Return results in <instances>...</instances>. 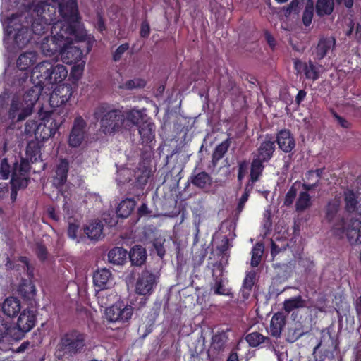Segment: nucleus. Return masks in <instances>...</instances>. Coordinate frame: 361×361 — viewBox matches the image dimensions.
<instances>
[{
    "instance_id": "obj_60",
    "label": "nucleus",
    "mask_w": 361,
    "mask_h": 361,
    "mask_svg": "<svg viewBox=\"0 0 361 361\" xmlns=\"http://www.w3.org/2000/svg\"><path fill=\"white\" fill-rule=\"evenodd\" d=\"M249 195H250V190L247 189V188H246L245 189L243 194L242 195L241 197L240 198L238 206H237L236 210L238 213H240L243 211L245 204L248 200Z\"/></svg>"
},
{
    "instance_id": "obj_15",
    "label": "nucleus",
    "mask_w": 361,
    "mask_h": 361,
    "mask_svg": "<svg viewBox=\"0 0 361 361\" xmlns=\"http://www.w3.org/2000/svg\"><path fill=\"white\" fill-rule=\"evenodd\" d=\"M60 31L59 27H56L54 30H51V37H46L41 43V50L45 56H52L57 52H60L63 48L61 45V36L59 35Z\"/></svg>"
},
{
    "instance_id": "obj_44",
    "label": "nucleus",
    "mask_w": 361,
    "mask_h": 361,
    "mask_svg": "<svg viewBox=\"0 0 361 361\" xmlns=\"http://www.w3.org/2000/svg\"><path fill=\"white\" fill-rule=\"evenodd\" d=\"M333 0H317L316 4V12L320 16L330 15L334 10Z\"/></svg>"
},
{
    "instance_id": "obj_43",
    "label": "nucleus",
    "mask_w": 361,
    "mask_h": 361,
    "mask_svg": "<svg viewBox=\"0 0 361 361\" xmlns=\"http://www.w3.org/2000/svg\"><path fill=\"white\" fill-rule=\"evenodd\" d=\"M264 162H265L264 160L253 156L250 169V179L252 182H256L259 179L264 168Z\"/></svg>"
},
{
    "instance_id": "obj_40",
    "label": "nucleus",
    "mask_w": 361,
    "mask_h": 361,
    "mask_svg": "<svg viewBox=\"0 0 361 361\" xmlns=\"http://www.w3.org/2000/svg\"><path fill=\"white\" fill-rule=\"evenodd\" d=\"M231 140L227 139L216 147L213 152L212 159V164L214 166H216L218 161L221 159L224 154L227 152L231 145Z\"/></svg>"
},
{
    "instance_id": "obj_16",
    "label": "nucleus",
    "mask_w": 361,
    "mask_h": 361,
    "mask_svg": "<svg viewBox=\"0 0 361 361\" xmlns=\"http://www.w3.org/2000/svg\"><path fill=\"white\" fill-rule=\"evenodd\" d=\"M228 338L226 333L221 332L213 336L212 343L208 350V357L211 361H214L224 352L228 347Z\"/></svg>"
},
{
    "instance_id": "obj_63",
    "label": "nucleus",
    "mask_w": 361,
    "mask_h": 361,
    "mask_svg": "<svg viewBox=\"0 0 361 361\" xmlns=\"http://www.w3.org/2000/svg\"><path fill=\"white\" fill-rule=\"evenodd\" d=\"M21 291L25 293L26 297L30 298L35 295L36 289L32 283L30 282L22 287Z\"/></svg>"
},
{
    "instance_id": "obj_64",
    "label": "nucleus",
    "mask_w": 361,
    "mask_h": 361,
    "mask_svg": "<svg viewBox=\"0 0 361 361\" xmlns=\"http://www.w3.org/2000/svg\"><path fill=\"white\" fill-rule=\"evenodd\" d=\"M79 226L73 223H69L68 235L72 239H77Z\"/></svg>"
},
{
    "instance_id": "obj_12",
    "label": "nucleus",
    "mask_w": 361,
    "mask_h": 361,
    "mask_svg": "<svg viewBox=\"0 0 361 361\" xmlns=\"http://www.w3.org/2000/svg\"><path fill=\"white\" fill-rule=\"evenodd\" d=\"M59 116L54 114L52 120L42 121L39 123L36 132V140L44 141L54 135L63 120L58 118Z\"/></svg>"
},
{
    "instance_id": "obj_20",
    "label": "nucleus",
    "mask_w": 361,
    "mask_h": 361,
    "mask_svg": "<svg viewBox=\"0 0 361 361\" xmlns=\"http://www.w3.org/2000/svg\"><path fill=\"white\" fill-rule=\"evenodd\" d=\"M123 128L130 130L134 126H139L144 121L145 116L140 110L130 109L123 112Z\"/></svg>"
},
{
    "instance_id": "obj_9",
    "label": "nucleus",
    "mask_w": 361,
    "mask_h": 361,
    "mask_svg": "<svg viewBox=\"0 0 361 361\" xmlns=\"http://www.w3.org/2000/svg\"><path fill=\"white\" fill-rule=\"evenodd\" d=\"M33 111V109L21 100L20 95H15L11 103L8 118L13 122L25 120Z\"/></svg>"
},
{
    "instance_id": "obj_22",
    "label": "nucleus",
    "mask_w": 361,
    "mask_h": 361,
    "mask_svg": "<svg viewBox=\"0 0 361 361\" xmlns=\"http://www.w3.org/2000/svg\"><path fill=\"white\" fill-rule=\"evenodd\" d=\"M66 45L61 49V58L63 63L71 64L80 61L82 57V51L77 46Z\"/></svg>"
},
{
    "instance_id": "obj_42",
    "label": "nucleus",
    "mask_w": 361,
    "mask_h": 361,
    "mask_svg": "<svg viewBox=\"0 0 361 361\" xmlns=\"http://www.w3.org/2000/svg\"><path fill=\"white\" fill-rule=\"evenodd\" d=\"M312 206L311 197L306 191H302L299 193L295 202V209L298 212H302L309 209Z\"/></svg>"
},
{
    "instance_id": "obj_26",
    "label": "nucleus",
    "mask_w": 361,
    "mask_h": 361,
    "mask_svg": "<svg viewBox=\"0 0 361 361\" xmlns=\"http://www.w3.org/2000/svg\"><path fill=\"white\" fill-rule=\"evenodd\" d=\"M138 131L140 140L143 145L150 144L155 137V125L154 123L145 120L139 126Z\"/></svg>"
},
{
    "instance_id": "obj_31",
    "label": "nucleus",
    "mask_w": 361,
    "mask_h": 361,
    "mask_svg": "<svg viewBox=\"0 0 361 361\" xmlns=\"http://www.w3.org/2000/svg\"><path fill=\"white\" fill-rule=\"evenodd\" d=\"M72 94V86L70 84H62L54 90L51 100L59 99L61 104H63L70 99Z\"/></svg>"
},
{
    "instance_id": "obj_19",
    "label": "nucleus",
    "mask_w": 361,
    "mask_h": 361,
    "mask_svg": "<svg viewBox=\"0 0 361 361\" xmlns=\"http://www.w3.org/2000/svg\"><path fill=\"white\" fill-rule=\"evenodd\" d=\"M274 150L275 140L272 137L267 135L260 144L257 151L252 153V155L264 161H268L272 157Z\"/></svg>"
},
{
    "instance_id": "obj_59",
    "label": "nucleus",
    "mask_w": 361,
    "mask_h": 361,
    "mask_svg": "<svg viewBox=\"0 0 361 361\" xmlns=\"http://www.w3.org/2000/svg\"><path fill=\"white\" fill-rule=\"evenodd\" d=\"M35 252L40 260H44L47 256L46 247L40 243H36Z\"/></svg>"
},
{
    "instance_id": "obj_53",
    "label": "nucleus",
    "mask_w": 361,
    "mask_h": 361,
    "mask_svg": "<svg viewBox=\"0 0 361 361\" xmlns=\"http://www.w3.org/2000/svg\"><path fill=\"white\" fill-rule=\"evenodd\" d=\"M255 278L256 272L255 271L247 272L243 281V287L247 290H251L255 284Z\"/></svg>"
},
{
    "instance_id": "obj_18",
    "label": "nucleus",
    "mask_w": 361,
    "mask_h": 361,
    "mask_svg": "<svg viewBox=\"0 0 361 361\" xmlns=\"http://www.w3.org/2000/svg\"><path fill=\"white\" fill-rule=\"evenodd\" d=\"M156 276L152 272L148 270L142 271L136 282V293L141 295L150 294L156 284Z\"/></svg>"
},
{
    "instance_id": "obj_46",
    "label": "nucleus",
    "mask_w": 361,
    "mask_h": 361,
    "mask_svg": "<svg viewBox=\"0 0 361 361\" xmlns=\"http://www.w3.org/2000/svg\"><path fill=\"white\" fill-rule=\"evenodd\" d=\"M331 345L334 347V350H337V341L329 334H324L319 343L314 348V353H315V351L319 348H321V350H324V349H331Z\"/></svg>"
},
{
    "instance_id": "obj_10",
    "label": "nucleus",
    "mask_w": 361,
    "mask_h": 361,
    "mask_svg": "<svg viewBox=\"0 0 361 361\" xmlns=\"http://www.w3.org/2000/svg\"><path fill=\"white\" fill-rule=\"evenodd\" d=\"M106 317L111 322H126L133 315V307L117 302L106 310Z\"/></svg>"
},
{
    "instance_id": "obj_55",
    "label": "nucleus",
    "mask_w": 361,
    "mask_h": 361,
    "mask_svg": "<svg viewBox=\"0 0 361 361\" xmlns=\"http://www.w3.org/2000/svg\"><path fill=\"white\" fill-rule=\"evenodd\" d=\"M145 82L142 80L138 79L130 80L124 83L121 87L126 90H132L136 87H140L144 86Z\"/></svg>"
},
{
    "instance_id": "obj_17",
    "label": "nucleus",
    "mask_w": 361,
    "mask_h": 361,
    "mask_svg": "<svg viewBox=\"0 0 361 361\" xmlns=\"http://www.w3.org/2000/svg\"><path fill=\"white\" fill-rule=\"evenodd\" d=\"M59 13L61 19L60 20L78 23L79 13L76 0H66L59 3Z\"/></svg>"
},
{
    "instance_id": "obj_8",
    "label": "nucleus",
    "mask_w": 361,
    "mask_h": 361,
    "mask_svg": "<svg viewBox=\"0 0 361 361\" xmlns=\"http://www.w3.org/2000/svg\"><path fill=\"white\" fill-rule=\"evenodd\" d=\"M37 61V54L35 51H27L21 54L16 61L18 70L14 72L13 85L21 86L28 78V73L25 72L29 67Z\"/></svg>"
},
{
    "instance_id": "obj_56",
    "label": "nucleus",
    "mask_w": 361,
    "mask_h": 361,
    "mask_svg": "<svg viewBox=\"0 0 361 361\" xmlns=\"http://www.w3.org/2000/svg\"><path fill=\"white\" fill-rule=\"evenodd\" d=\"M337 353V350H334L332 346L331 349H324L322 350L323 358L319 361H333Z\"/></svg>"
},
{
    "instance_id": "obj_27",
    "label": "nucleus",
    "mask_w": 361,
    "mask_h": 361,
    "mask_svg": "<svg viewBox=\"0 0 361 361\" xmlns=\"http://www.w3.org/2000/svg\"><path fill=\"white\" fill-rule=\"evenodd\" d=\"M336 39L330 37L322 38L319 40L315 50L316 58L319 60L322 59L330 51H332L335 47Z\"/></svg>"
},
{
    "instance_id": "obj_32",
    "label": "nucleus",
    "mask_w": 361,
    "mask_h": 361,
    "mask_svg": "<svg viewBox=\"0 0 361 361\" xmlns=\"http://www.w3.org/2000/svg\"><path fill=\"white\" fill-rule=\"evenodd\" d=\"M343 195L346 211L348 212H357L360 215L361 204L357 201L355 193L348 189L345 190Z\"/></svg>"
},
{
    "instance_id": "obj_41",
    "label": "nucleus",
    "mask_w": 361,
    "mask_h": 361,
    "mask_svg": "<svg viewBox=\"0 0 361 361\" xmlns=\"http://www.w3.org/2000/svg\"><path fill=\"white\" fill-rule=\"evenodd\" d=\"M306 306V300L299 295L286 300L283 302V308L287 313H290L291 311L302 308Z\"/></svg>"
},
{
    "instance_id": "obj_52",
    "label": "nucleus",
    "mask_w": 361,
    "mask_h": 361,
    "mask_svg": "<svg viewBox=\"0 0 361 361\" xmlns=\"http://www.w3.org/2000/svg\"><path fill=\"white\" fill-rule=\"evenodd\" d=\"M314 8L312 5L307 6L302 14V22L305 26H309L312 23Z\"/></svg>"
},
{
    "instance_id": "obj_21",
    "label": "nucleus",
    "mask_w": 361,
    "mask_h": 361,
    "mask_svg": "<svg viewBox=\"0 0 361 361\" xmlns=\"http://www.w3.org/2000/svg\"><path fill=\"white\" fill-rule=\"evenodd\" d=\"M43 90V85L40 82L37 81L36 83H32L30 87L24 92V94L21 97V100L25 102V104L29 105L33 109L35 104L39 99V95Z\"/></svg>"
},
{
    "instance_id": "obj_34",
    "label": "nucleus",
    "mask_w": 361,
    "mask_h": 361,
    "mask_svg": "<svg viewBox=\"0 0 361 361\" xmlns=\"http://www.w3.org/2000/svg\"><path fill=\"white\" fill-rule=\"evenodd\" d=\"M85 233L91 240H98L102 235L103 224L99 220H93L84 228Z\"/></svg>"
},
{
    "instance_id": "obj_36",
    "label": "nucleus",
    "mask_w": 361,
    "mask_h": 361,
    "mask_svg": "<svg viewBox=\"0 0 361 361\" xmlns=\"http://www.w3.org/2000/svg\"><path fill=\"white\" fill-rule=\"evenodd\" d=\"M127 253L123 247H114L108 254L109 261L114 264H123L126 260Z\"/></svg>"
},
{
    "instance_id": "obj_39",
    "label": "nucleus",
    "mask_w": 361,
    "mask_h": 361,
    "mask_svg": "<svg viewBox=\"0 0 361 361\" xmlns=\"http://www.w3.org/2000/svg\"><path fill=\"white\" fill-rule=\"evenodd\" d=\"M135 207V202L133 199H126L122 201L117 208V216L121 218H127L131 214Z\"/></svg>"
},
{
    "instance_id": "obj_54",
    "label": "nucleus",
    "mask_w": 361,
    "mask_h": 361,
    "mask_svg": "<svg viewBox=\"0 0 361 361\" xmlns=\"http://www.w3.org/2000/svg\"><path fill=\"white\" fill-rule=\"evenodd\" d=\"M38 123L33 120L27 121L25 123L24 132L27 135H34L36 137L37 128L38 127Z\"/></svg>"
},
{
    "instance_id": "obj_29",
    "label": "nucleus",
    "mask_w": 361,
    "mask_h": 361,
    "mask_svg": "<svg viewBox=\"0 0 361 361\" xmlns=\"http://www.w3.org/2000/svg\"><path fill=\"white\" fill-rule=\"evenodd\" d=\"M68 169L69 164L66 160H61L57 165L53 180V184L56 188L61 187L66 182Z\"/></svg>"
},
{
    "instance_id": "obj_51",
    "label": "nucleus",
    "mask_w": 361,
    "mask_h": 361,
    "mask_svg": "<svg viewBox=\"0 0 361 361\" xmlns=\"http://www.w3.org/2000/svg\"><path fill=\"white\" fill-rule=\"evenodd\" d=\"M165 242V239L163 238H157L153 243V246L157 252V254L160 257H163L165 255V249L164 247V243Z\"/></svg>"
},
{
    "instance_id": "obj_13",
    "label": "nucleus",
    "mask_w": 361,
    "mask_h": 361,
    "mask_svg": "<svg viewBox=\"0 0 361 361\" xmlns=\"http://www.w3.org/2000/svg\"><path fill=\"white\" fill-rule=\"evenodd\" d=\"M59 27L60 31L59 35L61 36L59 39H61V45L64 47L67 44H72L73 41L78 40V35H76V23H69L63 20H57L53 22L51 30H54L56 27Z\"/></svg>"
},
{
    "instance_id": "obj_23",
    "label": "nucleus",
    "mask_w": 361,
    "mask_h": 361,
    "mask_svg": "<svg viewBox=\"0 0 361 361\" xmlns=\"http://www.w3.org/2000/svg\"><path fill=\"white\" fill-rule=\"evenodd\" d=\"M212 276L214 278V283L212 284V289L215 294L217 295H228V290L223 286L222 279L220 278L223 273V266L221 263H215L213 265Z\"/></svg>"
},
{
    "instance_id": "obj_62",
    "label": "nucleus",
    "mask_w": 361,
    "mask_h": 361,
    "mask_svg": "<svg viewBox=\"0 0 361 361\" xmlns=\"http://www.w3.org/2000/svg\"><path fill=\"white\" fill-rule=\"evenodd\" d=\"M298 0H293L287 6L283 8L285 16H289L293 12H296L298 6Z\"/></svg>"
},
{
    "instance_id": "obj_5",
    "label": "nucleus",
    "mask_w": 361,
    "mask_h": 361,
    "mask_svg": "<svg viewBox=\"0 0 361 361\" xmlns=\"http://www.w3.org/2000/svg\"><path fill=\"white\" fill-rule=\"evenodd\" d=\"M334 233L343 238L344 233L351 244L361 243V221L357 219H350L345 223L343 219L336 223L333 227Z\"/></svg>"
},
{
    "instance_id": "obj_33",
    "label": "nucleus",
    "mask_w": 361,
    "mask_h": 361,
    "mask_svg": "<svg viewBox=\"0 0 361 361\" xmlns=\"http://www.w3.org/2000/svg\"><path fill=\"white\" fill-rule=\"evenodd\" d=\"M129 258L133 265L141 266L147 259L145 249L141 245H135L129 252Z\"/></svg>"
},
{
    "instance_id": "obj_6",
    "label": "nucleus",
    "mask_w": 361,
    "mask_h": 361,
    "mask_svg": "<svg viewBox=\"0 0 361 361\" xmlns=\"http://www.w3.org/2000/svg\"><path fill=\"white\" fill-rule=\"evenodd\" d=\"M30 169V164L27 160H22L20 164H16L14 165L11 181V198L13 201H15L16 199L17 190L25 188L27 186Z\"/></svg>"
},
{
    "instance_id": "obj_3",
    "label": "nucleus",
    "mask_w": 361,
    "mask_h": 361,
    "mask_svg": "<svg viewBox=\"0 0 361 361\" xmlns=\"http://www.w3.org/2000/svg\"><path fill=\"white\" fill-rule=\"evenodd\" d=\"M68 75L66 67L54 59L39 63L32 70V80L37 79L43 85L62 82Z\"/></svg>"
},
{
    "instance_id": "obj_1",
    "label": "nucleus",
    "mask_w": 361,
    "mask_h": 361,
    "mask_svg": "<svg viewBox=\"0 0 361 361\" xmlns=\"http://www.w3.org/2000/svg\"><path fill=\"white\" fill-rule=\"evenodd\" d=\"M20 21L26 20L27 27L31 23L32 31L35 35H41L48 30L49 25L53 23L56 19V8L54 6L44 1L33 5L24 13L19 14Z\"/></svg>"
},
{
    "instance_id": "obj_38",
    "label": "nucleus",
    "mask_w": 361,
    "mask_h": 361,
    "mask_svg": "<svg viewBox=\"0 0 361 361\" xmlns=\"http://www.w3.org/2000/svg\"><path fill=\"white\" fill-rule=\"evenodd\" d=\"M341 197L338 196H335L334 199L331 200L326 207V219L329 221H333L340 207Z\"/></svg>"
},
{
    "instance_id": "obj_61",
    "label": "nucleus",
    "mask_w": 361,
    "mask_h": 361,
    "mask_svg": "<svg viewBox=\"0 0 361 361\" xmlns=\"http://www.w3.org/2000/svg\"><path fill=\"white\" fill-rule=\"evenodd\" d=\"M324 171V169H318L316 170H310L307 171V173L305 175V178L307 180H310L312 178L315 177V180L319 183L320 178L322 176V174Z\"/></svg>"
},
{
    "instance_id": "obj_48",
    "label": "nucleus",
    "mask_w": 361,
    "mask_h": 361,
    "mask_svg": "<svg viewBox=\"0 0 361 361\" xmlns=\"http://www.w3.org/2000/svg\"><path fill=\"white\" fill-rule=\"evenodd\" d=\"M263 254V246L257 244L252 250L251 266L253 267H257L261 261Z\"/></svg>"
},
{
    "instance_id": "obj_49",
    "label": "nucleus",
    "mask_w": 361,
    "mask_h": 361,
    "mask_svg": "<svg viewBox=\"0 0 361 361\" xmlns=\"http://www.w3.org/2000/svg\"><path fill=\"white\" fill-rule=\"evenodd\" d=\"M132 175V171L128 169L119 171L116 178L118 185H121L128 183L131 180Z\"/></svg>"
},
{
    "instance_id": "obj_50",
    "label": "nucleus",
    "mask_w": 361,
    "mask_h": 361,
    "mask_svg": "<svg viewBox=\"0 0 361 361\" xmlns=\"http://www.w3.org/2000/svg\"><path fill=\"white\" fill-rule=\"evenodd\" d=\"M305 74L308 79H312L313 80H315L319 78L318 69L312 62H310L309 64L307 65Z\"/></svg>"
},
{
    "instance_id": "obj_58",
    "label": "nucleus",
    "mask_w": 361,
    "mask_h": 361,
    "mask_svg": "<svg viewBox=\"0 0 361 361\" xmlns=\"http://www.w3.org/2000/svg\"><path fill=\"white\" fill-rule=\"evenodd\" d=\"M129 49V44L128 43L123 44L120 45L116 50L115 51L113 59L115 61H119L122 55L124 54L125 51H126Z\"/></svg>"
},
{
    "instance_id": "obj_28",
    "label": "nucleus",
    "mask_w": 361,
    "mask_h": 361,
    "mask_svg": "<svg viewBox=\"0 0 361 361\" xmlns=\"http://www.w3.org/2000/svg\"><path fill=\"white\" fill-rule=\"evenodd\" d=\"M20 300L16 298L9 297L4 301L1 310L7 317H14L20 312Z\"/></svg>"
},
{
    "instance_id": "obj_7",
    "label": "nucleus",
    "mask_w": 361,
    "mask_h": 361,
    "mask_svg": "<svg viewBox=\"0 0 361 361\" xmlns=\"http://www.w3.org/2000/svg\"><path fill=\"white\" fill-rule=\"evenodd\" d=\"M19 14H13L8 18L7 32L11 35L13 31H17L14 34V45L18 49L25 47L31 39V34L27 28V25H22L20 27L16 26V22L20 21Z\"/></svg>"
},
{
    "instance_id": "obj_25",
    "label": "nucleus",
    "mask_w": 361,
    "mask_h": 361,
    "mask_svg": "<svg viewBox=\"0 0 361 361\" xmlns=\"http://www.w3.org/2000/svg\"><path fill=\"white\" fill-rule=\"evenodd\" d=\"M35 314L33 312L24 310L20 314L17 325L19 331L23 334L30 331L35 324Z\"/></svg>"
},
{
    "instance_id": "obj_11",
    "label": "nucleus",
    "mask_w": 361,
    "mask_h": 361,
    "mask_svg": "<svg viewBox=\"0 0 361 361\" xmlns=\"http://www.w3.org/2000/svg\"><path fill=\"white\" fill-rule=\"evenodd\" d=\"M95 286L99 289L97 291V296L102 305H106L104 301V290L108 289L113 283L112 275L110 271L106 268L97 270L93 276Z\"/></svg>"
},
{
    "instance_id": "obj_2",
    "label": "nucleus",
    "mask_w": 361,
    "mask_h": 361,
    "mask_svg": "<svg viewBox=\"0 0 361 361\" xmlns=\"http://www.w3.org/2000/svg\"><path fill=\"white\" fill-rule=\"evenodd\" d=\"M94 117L100 121V130L105 135H111L123 128V113L107 103L97 105L93 113Z\"/></svg>"
},
{
    "instance_id": "obj_30",
    "label": "nucleus",
    "mask_w": 361,
    "mask_h": 361,
    "mask_svg": "<svg viewBox=\"0 0 361 361\" xmlns=\"http://www.w3.org/2000/svg\"><path fill=\"white\" fill-rule=\"evenodd\" d=\"M286 324V315L281 312L274 314L270 324V332L274 337H279Z\"/></svg>"
},
{
    "instance_id": "obj_47",
    "label": "nucleus",
    "mask_w": 361,
    "mask_h": 361,
    "mask_svg": "<svg viewBox=\"0 0 361 361\" xmlns=\"http://www.w3.org/2000/svg\"><path fill=\"white\" fill-rule=\"evenodd\" d=\"M245 339L250 346L256 347L266 340H269V338L264 336L258 332H253L247 335Z\"/></svg>"
},
{
    "instance_id": "obj_57",
    "label": "nucleus",
    "mask_w": 361,
    "mask_h": 361,
    "mask_svg": "<svg viewBox=\"0 0 361 361\" xmlns=\"http://www.w3.org/2000/svg\"><path fill=\"white\" fill-rule=\"evenodd\" d=\"M296 195L297 189L295 188L294 185H293L286 195L284 204L286 206H290V204H292L296 197Z\"/></svg>"
},
{
    "instance_id": "obj_14",
    "label": "nucleus",
    "mask_w": 361,
    "mask_h": 361,
    "mask_svg": "<svg viewBox=\"0 0 361 361\" xmlns=\"http://www.w3.org/2000/svg\"><path fill=\"white\" fill-rule=\"evenodd\" d=\"M87 122L81 117L75 118L71 131L68 137V144L72 147L80 146L87 135Z\"/></svg>"
},
{
    "instance_id": "obj_45",
    "label": "nucleus",
    "mask_w": 361,
    "mask_h": 361,
    "mask_svg": "<svg viewBox=\"0 0 361 361\" xmlns=\"http://www.w3.org/2000/svg\"><path fill=\"white\" fill-rule=\"evenodd\" d=\"M24 160L21 159L20 162L15 161L12 166L8 164V159L4 158L0 161V178L3 180H7L11 176H13V169L16 164H20L21 161Z\"/></svg>"
},
{
    "instance_id": "obj_37",
    "label": "nucleus",
    "mask_w": 361,
    "mask_h": 361,
    "mask_svg": "<svg viewBox=\"0 0 361 361\" xmlns=\"http://www.w3.org/2000/svg\"><path fill=\"white\" fill-rule=\"evenodd\" d=\"M307 332L304 329L300 322H295L293 326L288 328L287 333V341L293 343L305 335Z\"/></svg>"
},
{
    "instance_id": "obj_4",
    "label": "nucleus",
    "mask_w": 361,
    "mask_h": 361,
    "mask_svg": "<svg viewBox=\"0 0 361 361\" xmlns=\"http://www.w3.org/2000/svg\"><path fill=\"white\" fill-rule=\"evenodd\" d=\"M85 346V336L83 334L73 330L63 334L57 345L58 356H73L82 350Z\"/></svg>"
},
{
    "instance_id": "obj_24",
    "label": "nucleus",
    "mask_w": 361,
    "mask_h": 361,
    "mask_svg": "<svg viewBox=\"0 0 361 361\" xmlns=\"http://www.w3.org/2000/svg\"><path fill=\"white\" fill-rule=\"evenodd\" d=\"M276 142L279 147L286 153L290 152L295 146V138L288 130H282L278 133Z\"/></svg>"
},
{
    "instance_id": "obj_35",
    "label": "nucleus",
    "mask_w": 361,
    "mask_h": 361,
    "mask_svg": "<svg viewBox=\"0 0 361 361\" xmlns=\"http://www.w3.org/2000/svg\"><path fill=\"white\" fill-rule=\"evenodd\" d=\"M191 183L196 187L201 189L209 188L212 183V178L205 171H201L190 177Z\"/></svg>"
}]
</instances>
